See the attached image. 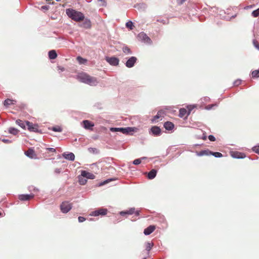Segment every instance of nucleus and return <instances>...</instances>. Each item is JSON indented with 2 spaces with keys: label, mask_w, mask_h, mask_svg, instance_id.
<instances>
[{
  "label": "nucleus",
  "mask_w": 259,
  "mask_h": 259,
  "mask_svg": "<svg viewBox=\"0 0 259 259\" xmlns=\"http://www.w3.org/2000/svg\"><path fill=\"white\" fill-rule=\"evenodd\" d=\"M25 154L27 156L30 158H34L36 156L35 151L32 148L28 149L27 151L25 152Z\"/></svg>",
  "instance_id": "nucleus-12"
},
{
  "label": "nucleus",
  "mask_w": 259,
  "mask_h": 259,
  "mask_svg": "<svg viewBox=\"0 0 259 259\" xmlns=\"http://www.w3.org/2000/svg\"><path fill=\"white\" fill-rule=\"evenodd\" d=\"M125 25H126V27L127 28H129L130 30L133 29V28L134 27L133 23L131 21H129L127 22H126Z\"/></svg>",
  "instance_id": "nucleus-30"
},
{
  "label": "nucleus",
  "mask_w": 259,
  "mask_h": 259,
  "mask_svg": "<svg viewBox=\"0 0 259 259\" xmlns=\"http://www.w3.org/2000/svg\"><path fill=\"white\" fill-rule=\"evenodd\" d=\"M141 163V159H136L133 161V163L135 165H138Z\"/></svg>",
  "instance_id": "nucleus-40"
},
{
  "label": "nucleus",
  "mask_w": 259,
  "mask_h": 259,
  "mask_svg": "<svg viewBox=\"0 0 259 259\" xmlns=\"http://www.w3.org/2000/svg\"><path fill=\"white\" fill-rule=\"evenodd\" d=\"M52 130L54 132H61L62 131V128L60 126H58L56 127H53L52 128Z\"/></svg>",
  "instance_id": "nucleus-38"
},
{
  "label": "nucleus",
  "mask_w": 259,
  "mask_h": 259,
  "mask_svg": "<svg viewBox=\"0 0 259 259\" xmlns=\"http://www.w3.org/2000/svg\"><path fill=\"white\" fill-rule=\"evenodd\" d=\"M111 131L112 132H120L123 134H128L130 132L134 131V128L127 127L125 128L118 127V128H112Z\"/></svg>",
  "instance_id": "nucleus-4"
},
{
  "label": "nucleus",
  "mask_w": 259,
  "mask_h": 259,
  "mask_svg": "<svg viewBox=\"0 0 259 259\" xmlns=\"http://www.w3.org/2000/svg\"><path fill=\"white\" fill-rule=\"evenodd\" d=\"M2 215H3V213L1 212H0V217H1Z\"/></svg>",
  "instance_id": "nucleus-54"
},
{
  "label": "nucleus",
  "mask_w": 259,
  "mask_h": 259,
  "mask_svg": "<svg viewBox=\"0 0 259 259\" xmlns=\"http://www.w3.org/2000/svg\"><path fill=\"white\" fill-rule=\"evenodd\" d=\"M108 212V210L106 208H101L97 210L92 211L90 215L92 216H98L99 215H105Z\"/></svg>",
  "instance_id": "nucleus-5"
},
{
  "label": "nucleus",
  "mask_w": 259,
  "mask_h": 259,
  "mask_svg": "<svg viewBox=\"0 0 259 259\" xmlns=\"http://www.w3.org/2000/svg\"><path fill=\"white\" fill-rule=\"evenodd\" d=\"M49 56L51 59H55L57 57V54L55 50H51L49 52Z\"/></svg>",
  "instance_id": "nucleus-24"
},
{
  "label": "nucleus",
  "mask_w": 259,
  "mask_h": 259,
  "mask_svg": "<svg viewBox=\"0 0 259 259\" xmlns=\"http://www.w3.org/2000/svg\"><path fill=\"white\" fill-rule=\"evenodd\" d=\"M78 221L80 223L83 222L85 220V219L82 217H79L78 218Z\"/></svg>",
  "instance_id": "nucleus-44"
},
{
  "label": "nucleus",
  "mask_w": 259,
  "mask_h": 259,
  "mask_svg": "<svg viewBox=\"0 0 259 259\" xmlns=\"http://www.w3.org/2000/svg\"><path fill=\"white\" fill-rule=\"evenodd\" d=\"M137 59L135 57H131L126 62V66L128 68L133 67L137 61Z\"/></svg>",
  "instance_id": "nucleus-9"
},
{
  "label": "nucleus",
  "mask_w": 259,
  "mask_h": 259,
  "mask_svg": "<svg viewBox=\"0 0 259 259\" xmlns=\"http://www.w3.org/2000/svg\"><path fill=\"white\" fill-rule=\"evenodd\" d=\"M151 131L153 135L156 136H159L161 134V130L157 126H152L151 128Z\"/></svg>",
  "instance_id": "nucleus-14"
},
{
  "label": "nucleus",
  "mask_w": 259,
  "mask_h": 259,
  "mask_svg": "<svg viewBox=\"0 0 259 259\" xmlns=\"http://www.w3.org/2000/svg\"><path fill=\"white\" fill-rule=\"evenodd\" d=\"M77 79L80 82L92 86H95L98 83L97 79L96 77L90 76L84 72H82L78 74Z\"/></svg>",
  "instance_id": "nucleus-1"
},
{
  "label": "nucleus",
  "mask_w": 259,
  "mask_h": 259,
  "mask_svg": "<svg viewBox=\"0 0 259 259\" xmlns=\"http://www.w3.org/2000/svg\"><path fill=\"white\" fill-rule=\"evenodd\" d=\"M34 194H22L19 196V199L21 201L29 200L34 197Z\"/></svg>",
  "instance_id": "nucleus-10"
},
{
  "label": "nucleus",
  "mask_w": 259,
  "mask_h": 259,
  "mask_svg": "<svg viewBox=\"0 0 259 259\" xmlns=\"http://www.w3.org/2000/svg\"><path fill=\"white\" fill-rule=\"evenodd\" d=\"M26 125L27 126L28 130L30 132H38V125L34 124L33 123L27 121H26Z\"/></svg>",
  "instance_id": "nucleus-8"
},
{
  "label": "nucleus",
  "mask_w": 259,
  "mask_h": 259,
  "mask_svg": "<svg viewBox=\"0 0 259 259\" xmlns=\"http://www.w3.org/2000/svg\"><path fill=\"white\" fill-rule=\"evenodd\" d=\"M202 139L203 140H206V137L205 136H204V137H203Z\"/></svg>",
  "instance_id": "nucleus-52"
},
{
  "label": "nucleus",
  "mask_w": 259,
  "mask_h": 259,
  "mask_svg": "<svg viewBox=\"0 0 259 259\" xmlns=\"http://www.w3.org/2000/svg\"><path fill=\"white\" fill-rule=\"evenodd\" d=\"M58 70L60 71H64V68L61 66H58Z\"/></svg>",
  "instance_id": "nucleus-45"
},
{
  "label": "nucleus",
  "mask_w": 259,
  "mask_h": 259,
  "mask_svg": "<svg viewBox=\"0 0 259 259\" xmlns=\"http://www.w3.org/2000/svg\"><path fill=\"white\" fill-rule=\"evenodd\" d=\"M49 6H42L41 7V10H44V11H47L49 10Z\"/></svg>",
  "instance_id": "nucleus-43"
},
{
  "label": "nucleus",
  "mask_w": 259,
  "mask_h": 259,
  "mask_svg": "<svg viewBox=\"0 0 259 259\" xmlns=\"http://www.w3.org/2000/svg\"><path fill=\"white\" fill-rule=\"evenodd\" d=\"M185 1V0H177V3L180 4V5H181Z\"/></svg>",
  "instance_id": "nucleus-47"
},
{
  "label": "nucleus",
  "mask_w": 259,
  "mask_h": 259,
  "mask_svg": "<svg viewBox=\"0 0 259 259\" xmlns=\"http://www.w3.org/2000/svg\"><path fill=\"white\" fill-rule=\"evenodd\" d=\"M108 181H106L104 182V183H108Z\"/></svg>",
  "instance_id": "nucleus-55"
},
{
  "label": "nucleus",
  "mask_w": 259,
  "mask_h": 259,
  "mask_svg": "<svg viewBox=\"0 0 259 259\" xmlns=\"http://www.w3.org/2000/svg\"><path fill=\"white\" fill-rule=\"evenodd\" d=\"M135 213H136V214L137 215H138L139 214V211H136V212H135Z\"/></svg>",
  "instance_id": "nucleus-53"
},
{
  "label": "nucleus",
  "mask_w": 259,
  "mask_h": 259,
  "mask_svg": "<svg viewBox=\"0 0 259 259\" xmlns=\"http://www.w3.org/2000/svg\"><path fill=\"white\" fill-rule=\"evenodd\" d=\"M243 154H242L241 153L237 152L234 154L233 157L237 158H243Z\"/></svg>",
  "instance_id": "nucleus-35"
},
{
  "label": "nucleus",
  "mask_w": 259,
  "mask_h": 259,
  "mask_svg": "<svg viewBox=\"0 0 259 259\" xmlns=\"http://www.w3.org/2000/svg\"><path fill=\"white\" fill-rule=\"evenodd\" d=\"M165 114V111L164 110H159L157 114L154 116L153 118L152 119V121L153 122L154 121H156L159 118L161 117H163L164 115Z\"/></svg>",
  "instance_id": "nucleus-15"
},
{
  "label": "nucleus",
  "mask_w": 259,
  "mask_h": 259,
  "mask_svg": "<svg viewBox=\"0 0 259 259\" xmlns=\"http://www.w3.org/2000/svg\"><path fill=\"white\" fill-rule=\"evenodd\" d=\"M48 149L52 152H55L56 150L54 148H48Z\"/></svg>",
  "instance_id": "nucleus-50"
},
{
  "label": "nucleus",
  "mask_w": 259,
  "mask_h": 259,
  "mask_svg": "<svg viewBox=\"0 0 259 259\" xmlns=\"http://www.w3.org/2000/svg\"><path fill=\"white\" fill-rule=\"evenodd\" d=\"M155 226L154 225H150L147 228L145 229L144 231V233L146 235H148L151 234L155 230Z\"/></svg>",
  "instance_id": "nucleus-13"
},
{
  "label": "nucleus",
  "mask_w": 259,
  "mask_h": 259,
  "mask_svg": "<svg viewBox=\"0 0 259 259\" xmlns=\"http://www.w3.org/2000/svg\"><path fill=\"white\" fill-rule=\"evenodd\" d=\"M66 14L69 18L76 22H80L84 18V16L81 12L71 9H67Z\"/></svg>",
  "instance_id": "nucleus-2"
},
{
  "label": "nucleus",
  "mask_w": 259,
  "mask_h": 259,
  "mask_svg": "<svg viewBox=\"0 0 259 259\" xmlns=\"http://www.w3.org/2000/svg\"><path fill=\"white\" fill-rule=\"evenodd\" d=\"M80 26L85 29L90 28L91 27V22L89 19H86Z\"/></svg>",
  "instance_id": "nucleus-16"
},
{
  "label": "nucleus",
  "mask_w": 259,
  "mask_h": 259,
  "mask_svg": "<svg viewBox=\"0 0 259 259\" xmlns=\"http://www.w3.org/2000/svg\"><path fill=\"white\" fill-rule=\"evenodd\" d=\"M251 75L252 77H259V70H255L252 72Z\"/></svg>",
  "instance_id": "nucleus-32"
},
{
  "label": "nucleus",
  "mask_w": 259,
  "mask_h": 259,
  "mask_svg": "<svg viewBox=\"0 0 259 259\" xmlns=\"http://www.w3.org/2000/svg\"><path fill=\"white\" fill-rule=\"evenodd\" d=\"M154 244L152 242H147L145 243V246H146V249L148 251H149L151 248H152V247L153 246Z\"/></svg>",
  "instance_id": "nucleus-25"
},
{
  "label": "nucleus",
  "mask_w": 259,
  "mask_h": 259,
  "mask_svg": "<svg viewBox=\"0 0 259 259\" xmlns=\"http://www.w3.org/2000/svg\"><path fill=\"white\" fill-rule=\"evenodd\" d=\"M55 172L57 173V174H59L61 171V170L59 168H56L55 170Z\"/></svg>",
  "instance_id": "nucleus-49"
},
{
  "label": "nucleus",
  "mask_w": 259,
  "mask_h": 259,
  "mask_svg": "<svg viewBox=\"0 0 259 259\" xmlns=\"http://www.w3.org/2000/svg\"><path fill=\"white\" fill-rule=\"evenodd\" d=\"M240 81H236L235 83L236 84V85H238L240 83Z\"/></svg>",
  "instance_id": "nucleus-51"
},
{
  "label": "nucleus",
  "mask_w": 259,
  "mask_h": 259,
  "mask_svg": "<svg viewBox=\"0 0 259 259\" xmlns=\"http://www.w3.org/2000/svg\"><path fill=\"white\" fill-rule=\"evenodd\" d=\"M253 44L254 46L259 50V42L255 39L253 40Z\"/></svg>",
  "instance_id": "nucleus-39"
},
{
  "label": "nucleus",
  "mask_w": 259,
  "mask_h": 259,
  "mask_svg": "<svg viewBox=\"0 0 259 259\" xmlns=\"http://www.w3.org/2000/svg\"><path fill=\"white\" fill-rule=\"evenodd\" d=\"M208 138L210 141L213 142L215 141V137L212 135H209Z\"/></svg>",
  "instance_id": "nucleus-42"
},
{
  "label": "nucleus",
  "mask_w": 259,
  "mask_h": 259,
  "mask_svg": "<svg viewBox=\"0 0 259 259\" xmlns=\"http://www.w3.org/2000/svg\"><path fill=\"white\" fill-rule=\"evenodd\" d=\"M139 39L144 42L150 44L152 42V41L149 37L147 36V35L144 32H141L138 34V36Z\"/></svg>",
  "instance_id": "nucleus-6"
},
{
  "label": "nucleus",
  "mask_w": 259,
  "mask_h": 259,
  "mask_svg": "<svg viewBox=\"0 0 259 259\" xmlns=\"http://www.w3.org/2000/svg\"><path fill=\"white\" fill-rule=\"evenodd\" d=\"M72 208V204L68 201L63 202L60 205V209L63 213L68 212Z\"/></svg>",
  "instance_id": "nucleus-3"
},
{
  "label": "nucleus",
  "mask_w": 259,
  "mask_h": 259,
  "mask_svg": "<svg viewBox=\"0 0 259 259\" xmlns=\"http://www.w3.org/2000/svg\"><path fill=\"white\" fill-rule=\"evenodd\" d=\"M79 183L80 185H84L86 184L87 180L84 179L83 177H79Z\"/></svg>",
  "instance_id": "nucleus-33"
},
{
  "label": "nucleus",
  "mask_w": 259,
  "mask_h": 259,
  "mask_svg": "<svg viewBox=\"0 0 259 259\" xmlns=\"http://www.w3.org/2000/svg\"><path fill=\"white\" fill-rule=\"evenodd\" d=\"M157 171L155 169H152L148 175V177L149 179H154L156 175Z\"/></svg>",
  "instance_id": "nucleus-23"
},
{
  "label": "nucleus",
  "mask_w": 259,
  "mask_h": 259,
  "mask_svg": "<svg viewBox=\"0 0 259 259\" xmlns=\"http://www.w3.org/2000/svg\"><path fill=\"white\" fill-rule=\"evenodd\" d=\"M123 52L126 54L131 53L130 49L127 47H124L123 48Z\"/></svg>",
  "instance_id": "nucleus-36"
},
{
  "label": "nucleus",
  "mask_w": 259,
  "mask_h": 259,
  "mask_svg": "<svg viewBox=\"0 0 259 259\" xmlns=\"http://www.w3.org/2000/svg\"><path fill=\"white\" fill-rule=\"evenodd\" d=\"M252 150L254 152L259 154V146L254 147Z\"/></svg>",
  "instance_id": "nucleus-41"
},
{
  "label": "nucleus",
  "mask_w": 259,
  "mask_h": 259,
  "mask_svg": "<svg viewBox=\"0 0 259 259\" xmlns=\"http://www.w3.org/2000/svg\"><path fill=\"white\" fill-rule=\"evenodd\" d=\"M252 15L254 17H257L259 15V8L252 12Z\"/></svg>",
  "instance_id": "nucleus-37"
},
{
  "label": "nucleus",
  "mask_w": 259,
  "mask_h": 259,
  "mask_svg": "<svg viewBox=\"0 0 259 259\" xmlns=\"http://www.w3.org/2000/svg\"><path fill=\"white\" fill-rule=\"evenodd\" d=\"M16 122L22 128H24L25 127L26 122H24L22 120L18 119L16 120Z\"/></svg>",
  "instance_id": "nucleus-28"
},
{
  "label": "nucleus",
  "mask_w": 259,
  "mask_h": 259,
  "mask_svg": "<svg viewBox=\"0 0 259 259\" xmlns=\"http://www.w3.org/2000/svg\"><path fill=\"white\" fill-rule=\"evenodd\" d=\"M14 101H13L12 100L7 99L4 101V104L5 106L8 107L11 105L14 104Z\"/></svg>",
  "instance_id": "nucleus-26"
},
{
  "label": "nucleus",
  "mask_w": 259,
  "mask_h": 259,
  "mask_svg": "<svg viewBox=\"0 0 259 259\" xmlns=\"http://www.w3.org/2000/svg\"><path fill=\"white\" fill-rule=\"evenodd\" d=\"M2 141L5 143H10L11 141L8 139H3Z\"/></svg>",
  "instance_id": "nucleus-46"
},
{
  "label": "nucleus",
  "mask_w": 259,
  "mask_h": 259,
  "mask_svg": "<svg viewBox=\"0 0 259 259\" xmlns=\"http://www.w3.org/2000/svg\"><path fill=\"white\" fill-rule=\"evenodd\" d=\"M63 156L66 159L74 161L75 159V155L73 153H70L68 154L63 153Z\"/></svg>",
  "instance_id": "nucleus-17"
},
{
  "label": "nucleus",
  "mask_w": 259,
  "mask_h": 259,
  "mask_svg": "<svg viewBox=\"0 0 259 259\" xmlns=\"http://www.w3.org/2000/svg\"><path fill=\"white\" fill-rule=\"evenodd\" d=\"M88 151L90 153L93 154H97L99 153V150L96 148H89Z\"/></svg>",
  "instance_id": "nucleus-31"
},
{
  "label": "nucleus",
  "mask_w": 259,
  "mask_h": 259,
  "mask_svg": "<svg viewBox=\"0 0 259 259\" xmlns=\"http://www.w3.org/2000/svg\"><path fill=\"white\" fill-rule=\"evenodd\" d=\"M190 113V111L187 113V111L186 109L181 108L179 110V116L180 117H183L185 116L188 115Z\"/></svg>",
  "instance_id": "nucleus-21"
},
{
  "label": "nucleus",
  "mask_w": 259,
  "mask_h": 259,
  "mask_svg": "<svg viewBox=\"0 0 259 259\" xmlns=\"http://www.w3.org/2000/svg\"><path fill=\"white\" fill-rule=\"evenodd\" d=\"M19 131L14 127H10L9 129V133L13 134L14 135H16L18 133Z\"/></svg>",
  "instance_id": "nucleus-27"
},
{
  "label": "nucleus",
  "mask_w": 259,
  "mask_h": 259,
  "mask_svg": "<svg viewBox=\"0 0 259 259\" xmlns=\"http://www.w3.org/2000/svg\"><path fill=\"white\" fill-rule=\"evenodd\" d=\"M134 213H135V208H131L129 210L121 211L120 212V214L121 215H123L124 214H133Z\"/></svg>",
  "instance_id": "nucleus-22"
},
{
  "label": "nucleus",
  "mask_w": 259,
  "mask_h": 259,
  "mask_svg": "<svg viewBox=\"0 0 259 259\" xmlns=\"http://www.w3.org/2000/svg\"><path fill=\"white\" fill-rule=\"evenodd\" d=\"M105 60L108 63L112 66H117L119 62V59L115 57H106Z\"/></svg>",
  "instance_id": "nucleus-7"
},
{
  "label": "nucleus",
  "mask_w": 259,
  "mask_h": 259,
  "mask_svg": "<svg viewBox=\"0 0 259 259\" xmlns=\"http://www.w3.org/2000/svg\"><path fill=\"white\" fill-rule=\"evenodd\" d=\"M77 60L78 61V62H79V64H84L87 62V60L85 59H83V58H82L80 56H78L76 58Z\"/></svg>",
  "instance_id": "nucleus-29"
},
{
  "label": "nucleus",
  "mask_w": 259,
  "mask_h": 259,
  "mask_svg": "<svg viewBox=\"0 0 259 259\" xmlns=\"http://www.w3.org/2000/svg\"><path fill=\"white\" fill-rule=\"evenodd\" d=\"M98 1L101 2L103 5H104L106 4V0H98Z\"/></svg>",
  "instance_id": "nucleus-48"
},
{
  "label": "nucleus",
  "mask_w": 259,
  "mask_h": 259,
  "mask_svg": "<svg viewBox=\"0 0 259 259\" xmlns=\"http://www.w3.org/2000/svg\"><path fill=\"white\" fill-rule=\"evenodd\" d=\"M81 176L83 178H87L90 179H94L95 178V176L94 174L88 172L85 170H82L81 171Z\"/></svg>",
  "instance_id": "nucleus-11"
},
{
  "label": "nucleus",
  "mask_w": 259,
  "mask_h": 259,
  "mask_svg": "<svg viewBox=\"0 0 259 259\" xmlns=\"http://www.w3.org/2000/svg\"><path fill=\"white\" fill-rule=\"evenodd\" d=\"M164 127L167 130H172L174 127V124L170 121H166L164 124Z\"/></svg>",
  "instance_id": "nucleus-18"
},
{
  "label": "nucleus",
  "mask_w": 259,
  "mask_h": 259,
  "mask_svg": "<svg viewBox=\"0 0 259 259\" xmlns=\"http://www.w3.org/2000/svg\"><path fill=\"white\" fill-rule=\"evenodd\" d=\"M211 153V151H209V150H205L201 151L197 153V155L199 156H202L203 155H210Z\"/></svg>",
  "instance_id": "nucleus-20"
},
{
  "label": "nucleus",
  "mask_w": 259,
  "mask_h": 259,
  "mask_svg": "<svg viewBox=\"0 0 259 259\" xmlns=\"http://www.w3.org/2000/svg\"><path fill=\"white\" fill-rule=\"evenodd\" d=\"M84 127L86 129H90L94 126V124L87 120L83 121Z\"/></svg>",
  "instance_id": "nucleus-19"
},
{
  "label": "nucleus",
  "mask_w": 259,
  "mask_h": 259,
  "mask_svg": "<svg viewBox=\"0 0 259 259\" xmlns=\"http://www.w3.org/2000/svg\"><path fill=\"white\" fill-rule=\"evenodd\" d=\"M210 155H213L214 156H215L216 157H221L223 156L222 154L221 153H220L218 152H211V153L210 154Z\"/></svg>",
  "instance_id": "nucleus-34"
}]
</instances>
